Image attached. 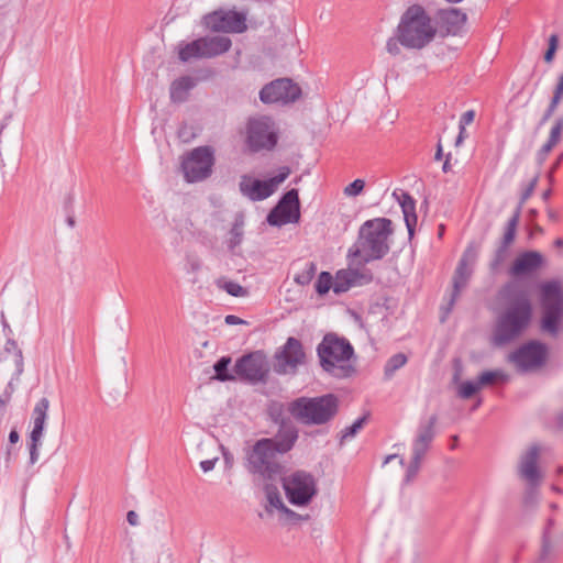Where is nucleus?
<instances>
[{
    "instance_id": "4",
    "label": "nucleus",
    "mask_w": 563,
    "mask_h": 563,
    "mask_svg": "<svg viewBox=\"0 0 563 563\" xmlns=\"http://www.w3.org/2000/svg\"><path fill=\"white\" fill-rule=\"evenodd\" d=\"M340 409V400L334 394L316 397L301 396L288 404L289 415L305 426H322L331 422Z\"/></svg>"
},
{
    "instance_id": "59",
    "label": "nucleus",
    "mask_w": 563,
    "mask_h": 563,
    "mask_svg": "<svg viewBox=\"0 0 563 563\" xmlns=\"http://www.w3.org/2000/svg\"><path fill=\"white\" fill-rule=\"evenodd\" d=\"M137 519H139V516L135 511L133 510H130L128 514H126V520L131 525V526H136L137 525Z\"/></svg>"
},
{
    "instance_id": "49",
    "label": "nucleus",
    "mask_w": 563,
    "mask_h": 563,
    "mask_svg": "<svg viewBox=\"0 0 563 563\" xmlns=\"http://www.w3.org/2000/svg\"><path fill=\"white\" fill-rule=\"evenodd\" d=\"M364 187L365 181L363 179L357 178L344 188V194L346 196L355 197L363 191Z\"/></svg>"
},
{
    "instance_id": "60",
    "label": "nucleus",
    "mask_w": 563,
    "mask_h": 563,
    "mask_svg": "<svg viewBox=\"0 0 563 563\" xmlns=\"http://www.w3.org/2000/svg\"><path fill=\"white\" fill-rule=\"evenodd\" d=\"M554 424L559 430L563 429V411H560L554 417Z\"/></svg>"
},
{
    "instance_id": "23",
    "label": "nucleus",
    "mask_w": 563,
    "mask_h": 563,
    "mask_svg": "<svg viewBox=\"0 0 563 563\" xmlns=\"http://www.w3.org/2000/svg\"><path fill=\"white\" fill-rule=\"evenodd\" d=\"M267 439L272 442V446L278 454H285L294 448L298 439V430L292 423H289L279 427L276 435Z\"/></svg>"
},
{
    "instance_id": "64",
    "label": "nucleus",
    "mask_w": 563,
    "mask_h": 563,
    "mask_svg": "<svg viewBox=\"0 0 563 563\" xmlns=\"http://www.w3.org/2000/svg\"><path fill=\"white\" fill-rule=\"evenodd\" d=\"M562 162H563V153H561V154L556 157V159L554 161V163L552 164V166H551V168H550V169H552V170H554V172H555V170L560 167V165H561V163H562Z\"/></svg>"
},
{
    "instance_id": "25",
    "label": "nucleus",
    "mask_w": 563,
    "mask_h": 563,
    "mask_svg": "<svg viewBox=\"0 0 563 563\" xmlns=\"http://www.w3.org/2000/svg\"><path fill=\"white\" fill-rule=\"evenodd\" d=\"M201 52L205 58H212L227 53L231 46L232 41L228 36H203L199 37Z\"/></svg>"
},
{
    "instance_id": "46",
    "label": "nucleus",
    "mask_w": 563,
    "mask_h": 563,
    "mask_svg": "<svg viewBox=\"0 0 563 563\" xmlns=\"http://www.w3.org/2000/svg\"><path fill=\"white\" fill-rule=\"evenodd\" d=\"M481 389L477 380H466L460 385L459 396L463 399L472 398Z\"/></svg>"
},
{
    "instance_id": "5",
    "label": "nucleus",
    "mask_w": 563,
    "mask_h": 563,
    "mask_svg": "<svg viewBox=\"0 0 563 563\" xmlns=\"http://www.w3.org/2000/svg\"><path fill=\"white\" fill-rule=\"evenodd\" d=\"M397 33L402 46L421 49L434 38L437 29L424 8L412 4L402 13Z\"/></svg>"
},
{
    "instance_id": "34",
    "label": "nucleus",
    "mask_w": 563,
    "mask_h": 563,
    "mask_svg": "<svg viewBox=\"0 0 563 563\" xmlns=\"http://www.w3.org/2000/svg\"><path fill=\"white\" fill-rule=\"evenodd\" d=\"M178 57L184 63L190 60L191 58H205L203 52H201L199 38L181 45L178 52Z\"/></svg>"
},
{
    "instance_id": "24",
    "label": "nucleus",
    "mask_w": 563,
    "mask_h": 563,
    "mask_svg": "<svg viewBox=\"0 0 563 563\" xmlns=\"http://www.w3.org/2000/svg\"><path fill=\"white\" fill-rule=\"evenodd\" d=\"M393 196L396 197L401 207L404 220L408 230V235L409 239H411L415 234V229L418 221V217L416 213V200L407 191H401L400 195H397V192L394 191Z\"/></svg>"
},
{
    "instance_id": "27",
    "label": "nucleus",
    "mask_w": 563,
    "mask_h": 563,
    "mask_svg": "<svg viewBox=\"0 0 563 563\" xmlns=\"http://www.w3.org/2000/svg\"><path fill=\"white\" fill-rule=\"evenodd\" d=\"M196 82L190 76H181L170 84L169 95L173 102H184Z\"/></svg>"
},
{
    "instance_id": "29",
    "label": "nucleus",
    "mask_w": 563,
    "mask_h": 563,
    "mask_svg": "<svg viewBox=\"0 0 563 563\" xmlns=\"http://www.w3.org/2000/svg\"><path fill=\"white\" fill-rule=\"evenodd\" d=\"M9 355H13L15 375L20 376L24 371L23 353L13 339L7 340L3 350L0 352V362L5 360Z\"/></svg>"
},
{
    "instance_id": "28",
    "label": "nucleus",
    "mask_w": 563,
    "mask_h": 563,
    "mask_svg": "<svg viewBox=\"0 0 563 563\" xmlns=\"http://www.w3.org/2000/svg\"><path fill=\"white\" fill-rule=\"evenodd\" d=\"M554 521L553 519L548 520L547 528L544 529L543 536H542V545L540 550V554L536 561V563H555L558 560V551L553 547V544L550 541L549 531L550 528L553 526Z\"/></svg>"
},
{
    "instance_id": "10",
    "label": "nucleus",
    "mask_w": 563,
    "mask_h": 563,
    "mask_svg": "<svg viewBox=\"0 0 563 563\" xmlns=\"http://www.w3.org/2000/svg\"><path fill=\"white\" fill-rule=\"evenodd\" d=\"M437 422V415H432L427 420H421L419 422L416 435L411 443L412 456L406 470L405 483H410L418 475L421 462L435 438Z\"/></svg>"
},
{
    "instance_id": "62",
    "label": "nucleus",
    "mask_w": 563,
    "mask_h": 563,
    "mask_svg": "<svg viewBox=\"0 0 563 563\" xmlns=\"http://www.w3.org/2000/svg\"><path fill=\"white\" fill-rule=\"evenodd\" d=\"M20 439L19 432L15 429H12L9 433V442L11 444H15Z\"/></svg>"
},
{
    "instance_id": "44",
    "label": "nucleus",
    "mask_w": 563,
    "mask_h": 563,
    "mask_svg": "<svg viewBox=\"0 0 563 563\" xmlns=\"http://www.w3.org/2000/svg\"><path fill=\"white\" fill-rule=\"evenodd\" d=\"M217 285L219 288L225 290L230 296L233 297H245L249 294L247 289L236 282L218 280Z\"/></svg>"
},
{
    "instance_id": "3",
    "label": "nucleus",
    "mask_w": 563,
    "mask_h": 563,
    "mask_svg": "<svg viewBox=\"0 0 563 563\" xmlns=\"http://www.w3.org/2000/svg\"><path fill=\"white\" fill-rule=\"evenodd\" d=\"M321 368L331 376L342 379L353 376L355 366L350 363L355 357L351 342L336 333H327L317 346Z\"/></svg>"
},
{
    "instance_id": "56",
    "label": "nucleus",
    "mask_w": 563,
    "mask_h": 563,
    "mask_svg": "<svg viewBox=\"0 0 563 563\" xmlns=\"http://www.w3.org/2000/svg\"><path fill=\"white\" fill-rule=\"evenodd\" d=\"M553 97L562 100L563 98V73L560 75L558 84L555 86Z\"/></svg>"
},
{
    "instance_id": "48",
    "label": "nucleus",
    "mask_w": 563,
    "mask_h": 563,
    "mask_svg": "<svg viewBox=\"0 0 563 563\" xmlns=\"http://www.w3.org/2000/svg\"><path fill=\"white\" fill-rule=\"evenodd\" d=\"M558 43H559V37L556 34H552L549 38V45H548V48L544 53V60L547 63H552L553 59H554V56H555V52L558 49Z\"/></svg>"
},
{
    "instance_id": "12",
    "label": "nucleus",
    "mask_w": 563,
    "mask_h": 563,
    "mask_svg": "<svg viewBox=\"0 0 563 563\" xmlns=\"http://www.w3.org/2000/svg\"><path fill=\"white\" fill-rule=\"evenodd\" d=\"M269 363L264 351L257 350L236 360L233 372L243 382L266 384L269 377Z\"/></svg>"
},
{
    "instance_id": "43",
    "label": "nucleus",
    "mask_w": 563,
    "mask_h": 563,
    "mask_svg": "<svg viewBox=\"0 0 563 563\" xmlns=\"http://www.w3.org/2000/svg\"><path fill=\"white\" fill-rule=\"evenodd\" d=\"M316 273L317 264L314 262H308L306 263L305 268L300 273L296 274L294 280L300 286L309 285L316 276Z\"/></svg>"
},
{
    "instance_id": "38",
    "label": "nucleus",
    "mask_w": 563,
    "mask_h": 563,
    "mask_svg": "<svg viewBox=\"0 0 563 563\" xmlns=\"http://www.w3.org/2000/svg\"><path fill=\"white\" fill-rule=\"evenodd\" d=\"M407 361H408L407 355L401 352L391 355L387 360V362L384 366L385 378H387V379L391 378L396 371H398L399 368H401L402 366L406 365Z\"/></svg>"
},
{
    "instance_id": "42",
    "label": "nucleus",
    "mask_w": 563,
    "mask_h": 563,
    "mask_svg": "<svg viewBox=\"0 0 563 563\" xmlns=\"http://www.w3.org/2000/svg\"><path fill=\"white\" fill-rule=\"evenodd\" d=\"M268 417L269 419L278 424L279 427L291 423V421L285 417L284 415V405L280 402H274L268 407Z\"/></svg>"
},
{
    "instance_id": "9",
    "label": "nucleus",
    "mask_w": 563,
    "mask_h": 563,
    "mask_svg": "<svg viewBox=\"0 0 563 563\" xmlns=\"http://www.w3.org/2000/svg\"><path fill=\"white\" fill-rule=\"evenodd\" d=\"M214 163V150L211 146L192 148L181 157L180 169L184 179L189 184L206 180L212 175Z\"/></svg>"
},
{
    "instance_id": "40",
    "label": "nucleus",
    "mask_w": 563,
    "mask_h": 563,
    "mask_svg": "<svg viewBox=\"0 0 563 563\" xmlns=\"http://www.w3.org/2000/svg\"><path fill=\"white\" fill-rule=\"evenodd\" d=\"M509 257V249L501 246L498 244L495 250L493 257L489 262V271L492 274H497L500 272L501 266Z\"/></svg>"
},
{
    "instance_id": "54",
    "label": "nucleus",
    "mask_w": 563,
    "mask_h": 563,
    "mask_svg": "<svg viewBox=\"0 0 563 563\" xmlns=\"http://www.w3.org/2000/svg\"><path fill=\"white\" fill-rule=\"evenodd\" d=\"M553 147V145H549V143L545 142L537 153V162L539 164H543Z\"/></svg>"
},
{
    "instance_id": "8",
    "label": "nucleus",
    "mask_w": 563,
    "mask_h": 563,
    "mask_svg": "<svg viewBox=\"0 0 563 563\" xmlns=\"http://www.w3.org/2000/svg\"><path fill=\"white\" fill-rule=\"evenodd\" d=\"M278 139V128L271 117L258 115L247 120L245 144L252 153L273 151Z\"/></svg>"
},
{
    "instance_id": "52",
    "label": "nucleus",
    "mask_w": 563,
    "mask_h": 563,
    "mask_svg": "<svg viewBox=\"0 0 563 563\" xmlns=\"http://www.w3.org/2000/svg\"><path fill=\"white\" fill-rule=\"evenodd\" d=\"M474 118H475L474 110H468V111L464 112L460 118L459 129L462 130V132H465V126L471 124L474 121Z\"/></svg>"
},
{
    "instance_id": "33",
    "label": "nucleus",
    "mask_w": 563,
    "mask_h": 563,
    "mask_svg": "<svg viewBox=\"0 0 563 563\" xmlns=\"http://www.w3.org/2000/svg\"><path fill=\"white\" fill-rule=\"evenodd\" d=\"M351 278H352V286L353 287H362L369 285L374 280V274L372 269L362 266V267H355V268H349Z\"/></svg>"
},
{
    "instance_id": "32",
    "label": "nucleus",
    "mask_w": 563,
    "mask_h": 563,
    "mask_svg": "<svg viewBox=\"0 0 563 563\" xmlns=\"http://www.w3.org/2000/svg\"><path fill=\"white\" fill-rule=\"evenodd\" d=\"M520 217L521 216L518 214V211H514L512 216L509 218V220L506 224L505 232L499 242V245L509 249L510 245L514 243V241L516 239V232H517V227L520 221Z\"/></svg>"
},
{
    "instance_id": "47",
    "label": "nucleus",
    "mask_w": 563,
    "mask_h": 563,
    "mask_svg": "<svg viewBox=\"0 0 563 563\" xmlns=\"http://www.w3.org/2000/svg\"><path fill=\"white\" fill-rule=\"evenodd\" d=\"M563 132V117H560L555 120L553 126L550 130L549 137L547 142L549 145L556 146V144L561 141Z\"/></svg>"
},
{
    "instance_id": "39",
    "label": "nucleus",
    "mask_w": 563,
    "mask_h": 563,
    "mask_svg": "<svg viewBox=\"0 0 563 563\" xmlns=\"http://www.w3.org/2000/svg\"><path fill=\"white\" fill-rule=\"evenodd\" d=\"M508 376L500 369L495 371H484L477 377V382L479 387L490 386L496 384L497 382H506Z\"/></svg>"
},
{
    "instance_id": "58",
    "label": "nucleus",
    "mask_w": 563,
    "mask_h": 563,
    "mask_svg": "<svg viewBox=\"0 0 563 563\" xmlns=\"http://www.w3.org/2000/svg\"><path fill=\"white\" fill-rule=\"evenodd\" d=\"M224 322L227 324H229V325H236V324L245 323L244 320H242L240 317H238L235 314H228V316H225Z\"/></svg>"
},
{
    "instance_id": "63",
    "label": "nucleus",
    "mask_w": 563,
    "mask_h": 563,
    "mask_svg": "<svg viewBox=\"0 0 563 563\" xmlns=\"http://www.w3.org/2000/svg\"><path fill=\"white\" fill-rule=\"evenodd\" d=\"M451 156H452L451 153L446 154V156H445V161L442 166L443 173H449L451 170V164H450Z\"/></svg>"
},
{
    "instance_id": "19",
    "label": "nucleus",
    "mask_w": 563,
    "mask_h": 563,
    "mask_svg": "<svg viewBox=\"0 0 563 563\" xmlns=\"http://www.w3.org/2000/svg\"><path fill=\"white\" fill-rule=\"evenodd\" d=\"M203 21L213 32L240 34L247 30L246 12L219 9L206 14Z\"/></svg>"
},
{
    "instance_id": "26",
    "label": "nucleus",
    "mask_w": 563,
    "mask_h": 563,
    "mask_svg": "<svg viewBox=\"0 0 563 563\" xmlns=\"http://www.w3.org/2000/svg\"><path fill=\"white\" fill-rule=\"evenodd\" d=\"M48 408L49 400L45 397L36 402L32 411L33 429L30 433V438L35 439L43 437Z\"/></svg>"
},
{
    "instance_id": "50",
    "label": "nucleus",
    "mask_w": 563,
    "mask_h": 563,
    "mask_svg": "<svg viewBox=\"0 0 563 563\" xmlns=\"http://www.w3.org/2000/svg\"><path fill=\"white\" fill-rule=\"evenodd\" d=\"M42 445V438H30V463L34 464L38 460V448Z\"/></svg>"
},
{
    "instance_id": "37",
    "label": "nucleus",
    "mask_w": 563,
    "mask_h": 563,
    "mask_svg": "<svg viewBox=\"0 0 563 563\" xmlns=\"http://www.w3.org/2000/svg\"><path fill=\"white\" fill-rule=\"evenodd\" d=\"M265 482L266 483L264 485V492H265L268 504L278 510H287L285 505L283 504L282 498H280L278 487L276 484H274V481H265Z\"/></svg>"
},
{
    "instance_id": "51",
    "label": "nucleus",
    "mask_w": 563,
    "mask_h": 563,
    "mask_svg": "<svg viewBox=\"0 0 563 563\" xmlns=\"http://www.w3.org/2000/svg\"><path fill=\"white\" fill-rule=\"evenodd\" d=\"M560 101H561L560 99L552 97L547 110L544 111V113L540 120V123H539L540 125H543L553 115Z\"/></svg>"
},
{
    "instance_id": "55",
    "label": "nucleus",
    "mask_w": 563,
    "mask_h": 563,
    "mask_svg": "<svg viewBox=\"0 0 563 563\" xmlns=\"http://www.w3.org/2000/svg\"><path fill=\"white\" fill-rule=\"evenodd\" d=\"M399 44H400V41H399L398 34H397V37H390L386 44V48H387L388 53H390L391 55H398L400 53Z\"/></svg>"
},
{
    "instance_id": "41",
    "label": "nucleus",
    "mask_w": 563,
    "mask_h": 563,
    "mask_svg": "<svg viewBox=\"0 0 563 563\" xmlns=\"http://www.w3.org/2000/svg\"><path fill=\"white\" fill-rule=\"evenodd\" d=\"M334 286V276L331 275L329 272H321L318 276V279L314 284L316 292L319 296L327 295L330 289L333 290Z\"/></svg>"
},
{
    "instance_id": "18",
    "label": "nucleus",
    "mask_w": 563,
    "mask_h": 563,
    "mask_svg": "<svg viewBox=\"0 0 563 563\" xmlns=\"http://www.w3.org/2000/svg\"><path fill=\"white\" fill-rule=\"evenodd\" d=\"M478 253L479 246L476 245L474 242L470 243L464 250L453 274V290L451 294V299L449 301L448 311H451L456 299L460 296L461 290L467 286L468 280L473 275V267L478 258Z\"/></svg>"
},
{
    "instance_id": "6",
    "label": "nucleus",
    "mask_w": 563,
    "mask_h": 563,
    "mask_svg": "<svg viewBox=\"0 0 563 563\" xmlns=\"http://www.w3.org/2000/svg\"><path fill=\"white\" fill-rule=\"evenodd\" d=\"M278 452L267 438L257 440L245 450L244 467L264 481H275L285 473V466L278 460Z\"/></svg>"
},
{
    "instance_id": "61",
    "label": "nucleus",
    "mask_w": 563,
    "mask_h": 563,
    "mask_svg": "<svg viewBox=\"0 0 563 563\" xmlns=\"http://www.w3.org/2000/svg\"><path fill=\"white\" fill-rule=\"evenodd\" d=\"M547 214H548V218H549L550 221H552V222H558L559 221L560 217H559V213L555 210H553L551 208H548L547 209Z\"/></svg>"
},
{
    "instance_id": "45",
    "label": "nucleus",
    "mask_w": 563,
    "mask_h": 563,
    "mask_svg": "<svg viewBox=\"0 0 563 563\" xmlns=\"http://www.w3.org/2000/svg\"><path fill=\"white\" fill-rule=\"evenodd\" d=\"M539 181V174H537L523 188V190L520 194L518 206L514 211H518V214L521 216L522 208L526 203V201L533 195L536 187Z\"/></svg>"
},
{
    "instance_id": "17",
    "label": "nucleus",
    "mask_w": 563,
    "mask_h": 563,
    "mask_svg": "<svg viewBox=\"0 0 563 563\" xmlns=\"http://www.w3.org/2000/svg\"><path fill=\"white\" fill-rule=\"evenodd\" d=\"M300 220V200L298 189L286 191L277 205L267 214L266 221L272 227L297 223Z\"/></svg>"
},
{
    "instance_id": "2",
    "label": "nucleus",
    "mask_w": 563,
    "mask_h": 563,
    "mask_svg": "<svg viewBox=\"0 0 563 563\" xmlns=\"http://www.w3.org/2000/svg\"><path fill=\"white\" fill-rule=\"evenodd\" d=\"M508 299V306L498 317L493 332V342L497 346H504L518 339L532 320L533 308L527 292L520 291Z\"/></svg>"
},
{
    "instance_id": "7",
    "label": "nucleus",
    "mask_w": 563,
    "mask_h": 563,
    "mask_svg": "<svg viewBox=\"0 0 563 563\" xmlns=\"http://www.w3.org/2000/svg\"><path fill=\"white\" fill-rule=\"evenodd\" d=\"M542 309L540 328L551 336H558L563 321V290L558 282H547L540 288Z\"/></svg>"
},
{
    "instance_id": "57",
    "label": "nucleus",
    "mask_w": 563,
    "mask_h": 563,
    "mask_svg": "<svg viewBox=\"0 0 563 563\" xmlns=\"http://www.w3.org/2000/svg\"><path fill=\"white\" fill-rule=\"evenodd\" d=\"M218 461V459H212V460H203L200 462V467L203 472H210L214 468V465H216V462Z\"/></svg>"
},
{
    "instance_id": "13",
    "label": "nucleus",
    "mask_w": 563,
    "mask_h": 563,
    "mask_svg": "<svg viewBox=\"0 0 563 563\" xmlns=\"http://www.w3.org/2000/svg\"><path fill=\"white\" fill-rule=\"evenodd\" d=\"M307 355L301 341L289 336L274 354L273 369L278 375H296L299 366L306 365Z\"/></svg>"
},
{
    "instance_id": "15",
    "label": "nucleus",
    "mask_w": 563,
    "mask_h": 563,
    "mask_svg": "<svg viewBox=\"0 0 563 563\" xmlns=\"http://www.w3.org/2000/svg\"><path fill=\"white\" fill-rule=\"evenodd\" d=\"M291 170L288 166H282L277 175L266 179H253L247 175L241 177L239 184L240 191L243 196L247 197L251 201H262L271 197L277 186L285 181L290 175Z\"/></svg>"
},
{
    "instance_id": "35",
    "label": "nucleus",
    "mask_w": 563,
    "mask_h": 563,
    "mask_svg": "<svg viewBox=\"0 0 563 563\" xmlns=\"http://www.w3.org/2000/svg\"><path fill=\"white\" fill-rule=\"evenodd\" d=\"M351 288H353V286L350 269L343 268L336 271L334 275L333 292L336 295H341L349 291Z\"/></svg>"
},
{
    "instance_id": "11",
    "label": "nucleus",
    "mask_w": 563,
    "mask_h": 563,
    "mask_svg": "<svg viewBox=\"0 0 563 563\" xmlns=\"http://www.w3.org/2000/svg\"><path fill=\"white\" fill-rule=\"evenodd\" d=\"M288 501L297 507L307 506L317 495L314 477L306 471H296L289 476L280 477Z\"/></svg>"
},
{
    "instance_id": "30",
    "label": "nucleus",
    "mask_w": 563,
    "mask_h": 563,
    "mask_svg": "<svg viewBox=\"0 0 563 563\" xmlns=\"http://www.w3.org/2000/svg\"><path fill=\"white\" fill-rule=\"evenodd\" d=\"M244 214L238 213L232 223V228L230 230V238L228 240V249L233 251L236 246H239L243 241L244 235Z\"/></svg>"
},
{
    "instance_id": "14",
    "label": "nucleus",
    "mask_w": 563,
    "mask_h": 563,
    "mask_svg": "<svg viewBox=\"0 0 563 563\" xmlns=\"http://www.w3.org/2000/svg\"><path fill=\"white\" fill-rule=\"evenodd\" d=\"M549 350L545 343L531 340L521 344L508 355V362L512 363L519 372L527 373L545 365Z\"/></svg>"
},
{
    "instance_id": "1",
    "label": "nucleus",
    "mask_w": 563,
    "mask_h": 563,
    "mask_svg": "<svg viewBox=\"0 0 563 563\" xmlns=\"http://www.w3.org/2000/svg\"><path fill=\"white\" fill-rule=\"evenodd\" d=\"M394 234L393 221L378 217L361 224L354 243L347 249L350 264L364 266L383 260L390 252V238Z\"/></svg>"
},
{
    "instance_id": "16",
    "label": "nucleus",
    "mask_w": 563,
    "mask_h": 563,
    "mask_svg": "<svg viewBox=\"0 0 563 563\" xmlns=\"http://www.w3.org/2000/svg\"><path fill=\"white\" fill-rule=\"evenodd\" d=\"M301 96V88L290 78H278L266 84L260 91V100L265 104H289Z\"/></svg>"
},
{
    "instance_id": "53",
    "label": "nucleus",
    "mask_w": 563,
    "mask_h": 563,
    "mask_svg": "<svg viewBox=\"0 0 563 563\" xmlns=\"http://www.w3.org/2000/svg\"><path fill=\"white\" fill-rule=\"evenodd\" d=\"M10 399H11V391L5 389L3 396H0V423L2 422V420L5 416L7 405L9 404Z\"/></svg>"
},
{
    "instance_id": "20",
    "label": "nucleus",
    "mask_w": 563,
    "mask_h": 563,
    "mask_svg": "<svg viewBox=\"0 0 563 563\" xmlns=\"http://www.w3.org/2000/svg\"><path fill=\"white\" fill-rule=\"evenodd\" d=\"M540 452L541 449L538 444H531L519 461L518 474L531 487L539 486L542 479V473L538 465Z\"/></svg>"
},
{
    "instance_id": "21",
    "label": "nucleus",
    "mask_w": 563,
    "mask_h": 563,
    "mask_svg": "<svg viewBox=\"0 0 563 563\" xmlns=\"http://www.w3.org/2000/svg\"><path fill=\"white\" fill-rule=\"evenodd\" d=\"M544 264L543 255L538 251H525L520 253L509 268V275L515 278L531 276Z\"/></svg>"
},
{
    "instance_id": "36",
    "label": "nucleus",
    "mask_w": 563,
    "mask_h": 563,
    "mask_svg": "<svg viewBox=\"0 0 563 563\" xmlns=\"http://www.w3.org/2000/svg\"><path fill=\"white\" fill-rule=\"evenodd\" d=\"M369 417L371 413L367 411L362 417L357 418L351 426L341 430L340 444H343L344 441L354 438L358 431L367 423Z\"/></svg>"
},
{
    "instance_id": "22",
    "label": "nucleus",
    "mask_w": 563,
    "mask_h": 563,
    "mask_svg": "<svg viewBox=\"0 0 563 563\" xmlns=\"http://www.w3.org/2000/svg\"><path fill=\"white\" fill-rule=\"evenodd\" d=\"M437 25L446 34H457L467 21V15L459 8L439 9L434 13Z\"/></svg>"
},
{
    "instance_id": "31",
    "label": "nucleus",
    "mask_w": 563,
    "mask_h": 563,
    "mask_svg": "<svg viewBox=\"0 0 563 563\" xmlns=\"http://www.w3.org/2000/svg\"><path fill=\"white\" fill-rule=\"evenodd\" d=\"M231 364V357L230 356H221L213 365V369L216 373L214 378L219 382H232L238 376L234 374V372L229 371V366Z\"/></svg>"
}]
</instances>
